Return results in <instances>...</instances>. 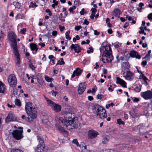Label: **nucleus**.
Here are the masks:
<instances>
[{"label":"nucleus","instance_id":"obj_6","mask_svg":"<svg viewBox=\"0 0 152 152\" xmlns=\"http://www.w3.org/2000/svg\"><path fill=\"white\" fill-rule=\"evenodd\" d=\"M48 104L50 106L52 109L56 112H59L61 110V107L60 105L55 104L50 99L47 100Z\"/></svg>","mask_w":152,"mask_h":152},{"label":"nucleus","instance_id":"obj_45","mask_svg":"<svg viewBox=\"0 0 152 152\" xmlns=\"http://www.w3.org/2000/svg\"><path fill=\"white\" fill-rule=\"evenodd\" d=\"M11 152H23V151L17 149L15 150H12Z\"/></svg>","mask_w":152,"mask_h":152},{"label":"nucleus","instance_id":"obj_50","mask_svg":"<svg viewBox=\"0 0 152 152\" xmlns=\"http://www.w3.org/2000/svg\"><path fill=\"white\" fill-rule=\"evenodd\" d=\"M89 49L90 50H88L87 51V52L89 54L90 53H92L93 51L92 48V47H90L89 48Z\"/></svg>","mask_w":152,"mask_h":152},{"label":"nucleus","instance_id":"obj_13","mask_svg":"<svg viewBox=\"0 0 152 152\" xmlns=\"http://www.w3.org/2000/svg\"><path fill=\"white\" fill-rule=\"evenodd\" d=\"M16 120V118L13 114V113L11 112H10L8 115L7 118L6 120V121L7 122H8L10 121H14Z\"/></svg>","mask_w":152,"mask_h":152},{"label":"nucleus","instance_id":"obj_34","mask_svg":"<svg viewBox=\"0 0 152 152\" xmlns=\"http://www.w3.org/2000/svg\"><path fill=\"white\" fill-rule=\"evenodd\" d=\"M72 142L73 143L75 144L77 146L80 147V145L79 144L77 139H74Z\"/></svg>","mask_w":152,"mask_h":152},{"label":"nucleus","instance_id":"obj_30","mask_svg":"<svg viewBox=\"0 0 152 152\" xmlns=\"http://www.w3.org/2000/svg\"><path fill=\"white\" fill-rule=\"evenodd\" d=\"M117 123L119 125H124V122L121 119H119L117 120Z\"/></svg>","mask_w":152,"mask_h":152},{"label":"nucleus","instance_id":"obj_17","mask_svg":"<svg viewBox=\"0 0 152 152\" xmlns=\"http://www.w3.org/2000/svg\"><path fill=\"white\" fill-rule=\"evenodd\" d=\"M82 69H81L79 68H77L73 72V74L71 76L72 77H74L75 75L78 76L80 75L82 72Z\"/></svg>","mask_w":152,"mask_h":152},{"label":"nucleus","instance_id":"obj_41","mask_svg":"<svg viewBox=\"0 0 152 152\" xmlns=\"http://www.w3.org/2000/svg\"><path fill=\"white\" fill-rule=\"evenodd\" d=\"M83 148V150H84V152H91L88 149L86 146H84Z\"/></svg>","mask_w":152,"mask_h":152},{"label":"nucleus","instance_id":"obj_33","mask_svg":"<svg viewBox=\"0 0 152 152\" xmlns=\"http://www.w3.org/2000/svg\"><path fill=\"white\" fill-rule=\"evenodd\" d=\"M21 118L23 119H25L26 121H28L31 122V121L30 120V119L29 117H26L24 115H22L21 116Z\"/></svg>","mask_w":152,"mask_h":152},{"label":"nucleus","instance_id":"obj_64","mask_svg":"<svg viewBox=\"0 0 152 152\" xmlns=\"http://www.w3.org/2000/svg\"><path fill=\"white\" fill-rule=\"evenodd\" d=\"M142 64L144 66L146 65L147 64V61H142Z\"/></svg>","mask_w":152,"mask_h":152},{"label":"nucleus","instance_id":"obj_38","mask_svg":"<svg viewBox=\"0 0 152 152\" xmlns=\"http://www.w3.org/2000/svg\"><path fill=\"white\" fill-rule=\"evenodd\" d=\"M76 8V7L75 6H73L72 7H71L69 9V10L70 12H73V10H75Z\"/></svg>","mask_w":152,"mask_h":152},{"label":"nucleus","instance_id":"obj_63","mask_svg":"<svg viewBox=\"0 0 152 152\" xmlns=\"http://www.w3.org/2000/svg\"><path fill=\"white\" fill-rule=\"evenodd\" d=\"M94 32L95 35H98L99 34V32H98L96 30H94Z\"/></svg>","mask_w":152,"mask_h":152},{"label":"nucleus","instance_id":"obj_24","mask_svg":"<svg viewBox=\"0 0 152 152\" xmlns=\"http://www.w3.org/2000/svg\"><path fill=\"white\" fill-rule=\"evenodd\" d=\"M100 152H117V151L112 149H104L101 150Z\"/></svg>","mask_w":152,"mask_h":152},{"label":"nucleus","instance_id":"obj_8","mask_svg":"<svg viewBox=\"0 0 152 152\" xmlns=\"http://www.w3.org/2000/svg\"><path fill=\"white\" fill-rule=\"evenodd\" d=\"M23 130H16L14 131L12 133V136L15 139L20 140L23 137Z\"/></svg>","mask_w":152,"mask_h":152},{"label":"nucleus","instance_id":"obj_20","mask_svg":"<svg viewBox=\"0 0 152 152\" xmlns=\"http://www.w3.org/2000/svg\"><path fill=\"white\" fill-rule=\"evenodd\" d=\"M5 90V86L0 81V93H4Z\"/></svg>","mask_w":152,"mask_h":152},{"label":"nucleus","instance_id":"obj_23","mask_svg":"<svg viewBox=\"0 0 152 152\" xmlns=\"http://www.w3.org/2000/svg\"><path fill=\"white\" fill-rule=\"evenodd\" d=\"M30 47L32 50H35L37 51L38 50V48L37 47V45L34 43H31L30 44Z\"/></svg>","mask_w":152,"mask_h":152},{"label":"nucleus","instance_id":"obj_51","mask_svg":"<svg viewBox=\"0 0 152 152\" xmlns=\"http://www.w3.org/2000/svg\"><path fill=\"white\" fill-rule=\"evenodd\" d=\"M151 52V50H149L148 52V53L145 55V58H148L150 56V53Z\"/></svg>","mask_w":152,"mask_h":152},{"label":"nucleus","instance_id":"obj_37","mask_svg":"<svg viewBox=\"0 0 152 152\" xmlns=\"http://www.w3.org/2000/svg\"><path fill=\"white\" fill-rule=\"evenodd\" d=\"M37 6V5H36V3L31 2L30 5L29 6V7L34 8V7H36Z\"/></svg>","mask_w":152,"mask_h":152},{"label":"nucleus","instance_id":"obj_3","mask_svg":"<svg viewBox=\"0 0 152 152\" xmlns=\"http://www.w3.org/2000/svg\"><path fill=\"white\" fill-rule=\"evenodd\" d=\"M8 37L10 41L11 46L13 49V52L16 58V64L17 65H19L20 64V56L17 48L16 40V37L14 33L11 32L9 34Z\"/></svg>","mask_w":152,"mask_h":152},{"label":"nucleus","instance_id":"obj_12","mask_svg":"<svg viewBox=\"0 0 152 152\" xmlns=\"http://www.w3.org/2000/svg\"><path fill=\"white\" fill-rule=\"evenodd\" d=\"M86 86V84L85 82L81 83L79 85L78 93L79 94H82L85 91Z\"/></svg>","mask_w":152,"mask_h":152},{"label":"nucleus","instance_id":"obj_46","mask_svg":"<svg viewBox=\"0 0 152 152\" xmlns=\"http://www.w3.org/2000/svg\"><path fill=\"white\" fill-rule=\"evenodd\" d=\"M29 67L32 70H34L35 69V67L31 63H30L29 64Z\"/></svg>","mask_w":152,"mask_h":152},{"label":"nucleus","instance_id":"obj_26","mask_svg":"<svg viewBox=\"0 0 152 152\" xmlns=\"http://www.w3.org/2000/svg\"><path fill=\"white\" fill-rule=\"evenodd\" d=\"M53 3L51 5V7L53 9H55L56 8L55 6H57L58 4V2L56 0H53Z\"/></svg>","mask_w":152,"mask_h":152},{"label":"nucleus","instance_id":"obj_43","mask_svg":"<svg viewBox=\"0 0 152 152\" xmlns=\"http://www.w3.org/2000/svg\"><path fill=\"white\" fill-rule=\"evenodd\" d=\"M45 12L47 13H48V15L50 16L52 15V13L49 9H47L45 10Z\"/></svg>","mask_w":152,"mask_h":152},{"label":"nucleus","instance_id":"obj_58","mask_svg":"<svg viewBox=\"0 0 152 152\" xmlns=\"http://www.w3.org/2000/svg\"><path fill=\"white\" fill-rule=\"evenodd\" d=\"M144 5V4L143 3H140L139 4V6L141 7V8H140V12H141V11L142 9V7Z\"/></svg>","mask_w":152,"mask_h":152},{"label":"nucleus","instance_id":"obj_44","mask_svg":"<svg viewBox=\"0 0 152 152\" xmlns=\"http://www.w3.org/2000/svg\"><path fill=\"white\" fill-rule=\"evenodd\" d=\"M82 27L81 26H76L75 27V29L76 31H78Z\"/></svg>","mask_w":152,"mask_h":152},{"label":"nucleus","instance_id":"obj_9","mask_svg":"<svg viewBox=\"0 0 152 152\" xmlns=\"http://www.w3.org/2000/svg\"><path fill=\"white\" fill-rule=\"evenodd\" d=\"M141 95L145 99H150L152 98V92L150 91H147L141 93Z\"/></svg>","mask_w":152,"mask_h":152},{"label":"nucleus","instance_id":"obj_49","mask_svg":"<svg viewBox=\"0 0 152 152\" xmlns=\"http://www.w3.org/2000/svg\"><path fill=\"white\" fill-rule=\"evenodd\" d=\"M92 11V14H94V15H95L96 13V11L97 10L95 8H92L91 10Z\"/></svg>","mask_w":152,"mask_h":152},{"label":"nucleus","instance_id":"obj_1","mask_svg":"<svg viewBox=\"0 0 152 152\" xmlns=\"http://www.w3.org/2000/svg\"><path fill=\"white\" fill-rule=\"evenodd\" d=\"M65 119L58 116H56L55 118L57 124H63L65 126L66 128L69 129L76 128L79 126L78 122L75 120L74 114L71 113H64L62 115Z\"/></svg>","mask_w":152,"mask_h":152},{"label":"nucleus","instance_id":"obj_57","mask_svg":"<svg viewBox=\"0 0 152 152\" xmlns=\"http://www.w3.org/2000/svg\"><path fill=\"white\" fill-rule=\"evenodd\" d=\"M7 106L10 108L13 107L14 108L15 107V105L14 104H10L9 103L7 104Z\"/></svg>","mask_w":152,"mask_h":152},{"label":"nucleus","instance_id":"obj_40","mask_svg":"<svg viewBox=\"0 0 152 152\" xmlns=\"http://www.w3.org/2000/svg\"><path fill=\"white\" fill-rule=\"evenodd\" d=\"M114 105V104H113V103H111L110 104H107L106 106V108L107 109H108L110 106L113 107Z\"/></svg>","mask_w":152,"mask_h":152},{"label":"nucleus","instance_id":"obj_4","mask_svg":"<svg viewBox=\"0 0 152 152\" xmlns=\"http://www.w3.org/2000/svg\"><path fill=\"white\" fill-rule=\"evenodd\" d=\"M25 110L30 118L32 119H35L37 117V113L35 108L33 104L29 102L26 103Z\"/></svg>","mask_w":152,"mask_h":152},{"label":"nucleus","instance_id":"obj_2","mask_svg":"<svg viewBox=\"0 0 152 152\" xmlns=\"http://www.w3.org/2000/svg\"><path fill=\"white\" fill-rule=\"evenodd\" d=\"M100 50L101 53H103L102 55V60L104 63L110 62L113 59L112 51L110 46L106 45L105 47H101Z\"/></svg>","mask_w":152,"mask_h":152},{"label":"nucleus","instance_id":"obj_27","mask_svg":"<svg viewBox=\"0 0 152 152\" xmlns=\"http://www.w3.org/2000/svg\"><path fill=\"white\" fill-rule=\"evenodd\" d=\"M142 86L141 85H139L138 86H136L134 88V91L137 92H140L141 90Z\"/></svg>","mask_w":152,"mask_h":152},{"label":"nucleus","instance_id":"obj_48","mask_svg":"<svg viewBox=\"0 0 152 152\" xmlns=\"http://www.w3.org/2000/svg\"><path fill=\"white\" fill-rule=\"evenodd\" d=\"M44 36L47 37L48 38H50L52 37L51 35L50 34V33L49 32H48V33L45 34Z\"/></svg>","mask_w":152,"mask_h":152},{"label":"nucleus","instance_id":"obj_54","mask_svg":"<svg viewBox=\"0 0 152 152\" xmlns=\"http://www.w3.org/2000/svg\"><path fill=\"white\" fill-rule=\"evenodd\" d=\"M148 18L149 20H152V13L148 15Z\"/></svg>","mask_w":152,"mask_h":152},{"label":"nucleus","instance_id":"obj_55","mask_svg":"<svg viewBox=\"0 0 152 152\" xmlns=\"http://www.w3.org/2000/svg\"><path fill=\"white\" fill-rule=\"evenodd\" d=\"M142 77L143 79L146 82V80H148L146 77L143 74L142 75Z\"/></svg>","mask_w":152,"mask_h":152},{"label":"nucleus","instance_id":"obj_16","mask_svg":"<svg viewBox=\"0 0 152 152\" xmlns=\"http://www.w3.org/2000/svg\"><path fill=\"white\" fill-rule=\"evenodd\" d=\"M56 124L55 125L56 126V128L60 132H61L62 133H63L64 132H66L65 130L64 129V128L62 127L61 125H62L64 126L66 128V126L65 125H64V123H63V124H60V123L57 124L56 121Z\"/></svg>","mask_w":152,"mask_h":152},{"label":"nucleus","instance_id":"obj_28","mask_svg":"<svg viewBox=\"0 0 152 152\" xmlns=\"http://www.w3.org/2000/svg\"><path fill=\"white\" fill-rule=\"evenodd\" d=\"M15 105L18 106H20L21 105V104L20 100L17 99H15Z\"/></svg>","mask_w":152,"mask_h":152},{"label":"nucleus","instance_id":"obj_59","mask_svg":"<svg viewBox=\"0 0 152 152\" xmlns=\"http://www.w3.org/2000/svg\"><path fill=\"white\" fill-rule=\"evenodd\" d=\"M85 10L84 8L82 9L81 11H80V13L81 15H83L84 14Z\"/></svg>","mask_w":152,"mask_h":152},{"label":"nucleus","instance_id":"obj_32","mask_svg":"<svg viewBox=\"0 0 152 152\" xmlns=\"http://www.w3.org/2000/svg\"><path fill=\"white\" fill-rule=\"evenodd\" d=\"M64 64H65V63L64 61V60H63V58H61L60 59V61L59 60L58 61L57 64H59L60 65H61Z\"/></svg>","mask_w":152,"mask_h":152},{"label":"nucleus","instance_id":"obj_31","mask_svg":"<svg viewBox=\"0 0 152 152\" xmlns=\"http://www.w3.org/2000/svg\"><path fill=\"white\" fill-rule=\"evenodd\" d=\"M37 138L39 141V144H44L43 140H42L40 137L37 136Z\"/></svg>","mask_w":152,"mask_h":152},{"label":"nucleus","instance_id":"obj_5","mask_svg":"<svg viewBox=\"0 0 152 152\" xmlns=\"http://www.w3.org/2000/svg\"><path fill=\"white\" fill-rule=\"evenodd\" d=\"M94 112L99 118L103 119L107 117V114L105 109L102 107L95 105L94 109Z\"/></svg>","mask_w":152,"mask_h":152},{"label":"nucleus","instance_id":"obj_61","mask_svg":"<svg viewBox=\"0 0 152 152\" xmlns=\"http://www.w3.org/2000/svg\"><path fill=\"white\" fill-rule=\"evenodd\" d=\"M129 23L127 22H126L125 23L124 26V28H126L129 25Z\"/></svg>","mask_w":152,"mask_h":152},{"label":"nucleus","instance_id":"obj_56","mask_svg":"<svg viewBox=\"0 0 152 152\" xmlns=\"http://www.w3.org/2000/svg\"><path fill=\"white\" fill-rule=\"evenodd\" d=\"M126 18L127 19L129 20H133V18L127 15L126 16Z\"/></svg>","mask_w":152,"mask_h":152},{"label":"nucleus","instance_id":"obj_62","mask_svg":"<svg viewBox=\"0 0 152 152\" xmlns=\"http://www.w3.org/2000/svg\"><path fill=\"white\" fill-rule=\"evenodd\" d=\"M89 22L88 21H87L86 19L85 20L84 22L83 23L84 24H86L88 25L89 24Z\"/></svg>","mask_w":152,"mask_h":152},{"label":"nucleus","instance_id":"obj_19","mask_svg":"<svg viewBox=\"0 0 152 152\" xmlns=\"http://www.w3.org/2000/svg\"><path fill=\"white\" fill-rule=\"evenodd\" d=\"M45 145L44 144H39L36 149L37 152H42L44 149Z\"/></svg>","mask_w":152,"mask_h":152},{"label":"nucleus","instance_id":"obj_15","mask_svg":"<svg viewBox=\"0 0 152 152\" xmlns=\"http://www.w3.org/2000/svg\"><path fill=\"white\" fill-rule=\"evenodd\" d=\"M129 54L131 57L135 58H136L140 59L141 57V56L138 54V53L134 50L131 51Z\"/></svg>","mask_w":152,"mask_h":152},{"label":"nucleus","instance_id":"obj_18","mask_svg":"<svg viewBox=\"0 0 152 152\" xmlns=\"http://www.w3.org/2000/svg\"><path fill=\"white\" fill-rule=\"evenodd\" d=\"M116 79L117 83L120 84L124 88H126V83L124 80L119 77H117Z\"/></svg>","mask_w":152,"mask_h":152},{"label":"nucleus","instance_id":"obj_35","mask_svg":"<svg viewBox=\"0 0 152 152\" xmlns=\"http://www.w3.org/2000/svg\"><path fill=\"white\" fill-rule=\"evenodd\" d=\"M23 16L20 13H19L15 17V19L16 20L19 19H22Z\"/></svg>","mask_w":152,"mask_h":152},{"label":"nucleus","instance_id":"obj_7","mask_svg":"<svg viewBox=\"0 0 152 152\" xmlns=\"http://www.w3.org/2000/svg\"><path fill=\"white\" fill-rule=\"evenodd\" d=\"M8 81L10 86L15 87L17 85V79L15 75L11 74L9 76Z\"/></svg>","mask_w":152,"mask_h":152},{"label":"nucleus","instance_id":"obj_52","mask_svg":"<svg viewBox=\"0 0 152 152\" xmlns=\"http://www.w3.org/2000/svg\"><path fill=\"white\" fill-rule=\"evenodd\" d=\"M57 94V92L56 91H51V94L53 96H56Z\"/></svg>","mask_w":152,"mask_h":152},{"label":"nucleus","instance_id":"obj_14","mask_svg":"<svg viewBox=\"0 0 152 152\" xmlns=\"http://www.w3.org/2000/svg\"><path fill=\"white\" fill-rule=\"evenodd\" d=\"M98 135L97 132L95 131L91 130L89 131L88 134V137L89 138L92 139L96 137Z\"/></svg>","mask_w":152,"mask_h":152},{"label":"nucleus","instance_id":"obj_22","mask_svg":"<svg viewBox=\"0 0 152 152\" xmlns=\"http://www.w3.org/2000/svg\"><path fill=\"white\" fill-rule=\"evenodd\" d=\"M121 13V11L118 8L115 9L112 12V14L115 16H116L118 15H120Z\"/></svg>","mask_w":152,"mask_h":152},{"label":"nucleus","instance_id":"obj_42","mask_svg":"<svg viewBox=\"0 0 152 152\" xmlns=\"http://www.w3.org/2000/svg\"><path fill=\"white\" fill-rule=\"evenodd\" d=\"M60 15H61V16L60 18V20L62 21V22L64 21L65 20L64 18L66 17V16H62V14L61 13L60 14Z\"/></svg>","mask_w":152,"mask_h":152},{"label":"nucleus","instance_id":"obj_21","mask_svg":"<svg viewBox=\"0 0 152 152\" xmlns=\"http://www.w3.org/2000/svg\"><path fill=\"white\" fill-rule=\"evenodd\" d=\"M122 67L129 69L130 67V65L128 61L123 62L122 64Z\"/></svg>","mask_w":152,"mask_h":152},{"label":"nucleus","instance_id":"obj_11","mask_svg":"<svg viewBox=\"0 0 152 152\" xmlns=\"http://www.w3.org/2000/svg\"><path fill=\"white\" fill-rule=\"evenodd\" d=\"M69 48L71 50H74L76 53H79L81 51V48L80 45L78 44H72Z\"/></svg>","mask_w":152,"mask_h":152},{"label":"nucleus","instance_id":"obj_10","mask_svg":"<svg viewBox=\"0 0 152 152\" xmlns=\"http://www.w3.org/2000/svg\"><path fill=\"white\" fill-rule=\"evenodd\" d=\"M125 72H124L123 74V76L126 79L128 80H131L133 79L134 77V74L130 72L129 70L127 71L126 74L125 75Z\"/></svg>","mask_w":152,"mask_h":152},{"label":"nucleus","instance_id":"obj_25","mask_svg":"<svg viewBox=\"0 0 152 152\" xmlns=\"http://www.w3.org/2000/svg\"><path fill=\"white\" fill-rule=\"evenodd\" d=\"M45 80L48 82H51L53 81V79L52 77H50L47 75H46L45 77Z\"/></svg>","mask_w":152,"mask_h":152},{"label":"nucleus","instance_id":"obj_39","mask_svg":"<svg viewBox=\"0 0 152 152\" xmlns=\"http://www.w3.org/2000/svg\"><path fill=\"white\" fill-rule=\"evenodd\" d=\"M15 6L16 8L19 9L20 8L21 5L18 2H17L15 4Z\"/></svg>","mask_w":152,"mask_h":152},{"label":"nucleus","instance_id":"obj_29","mask_svg":"<svg viewBox=\"0 0 152 152\" xmlns=\"http://www.w3.org/2000/svg\"><path fill=\"white\" fill-rule=\"evenodd\" d=\"M130 114L132 117L135 118L137 115V114L135 113V110L134 109L133 112L130 113Z\"/></svg>","mask_w":152,"mask_h":152},{"label":"nucleus","instance_id":"obj_47","mask_svg":"<svg viewBox=\"0 0 152 152\" xmlns=\"http://www.w3.org/2000/svg\"><path fill=\"white\" fill-rule=\"evenodd\" d=\"M26 28H23L22 29H21L20 31V33L21 34H25L26 31Z\"/></svg>","mask_w":152,"mask_h":152},{"label":"nucleus","instance_id":"obj_60","mask_svg":"<svg viewBox=\"0 0 152 152\" xmlns=\"http://www.w3.org/2000/svg\"><path fill=\"white\" fill-rule=\"evenodd\" d=\"M57 34V31H54L52 32V34L53 36H56Z\"/></svg>","mask_w":152,"mask_h":152},{"label":"nucleus","instance_id":"obj_53","mask_svg":"<svg viewBox=\"0 0 152 152\" xmlns=\"http://www.w3.org/2000/svg\"><path fill=\"white\" fill-rule=\"evenodd\" d=\"M103 96L101 94H98L96 97V98L98 99H101Z\"/></svg>","mask_w":152,"mask_h":152},{"label":"nucleus","instance_id":"obj_36","mask_svg":"<svg viewBox=\"0 0 152 152\" xmlns=\"http://www.w3.org/2000/svg\"><path fill=\"white\" fill-rule=\"evenodd\" d=\"M109 139L108 138L105 137L102 140V142L104 144L106 143L109 141Z\"/></svg>","mask_w":152,"mask_h":152}]
</instances>
